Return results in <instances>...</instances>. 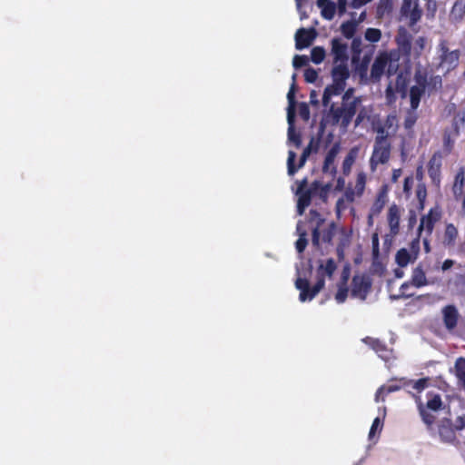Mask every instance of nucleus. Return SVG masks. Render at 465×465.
Returning a JSON list of instances; mask_svg holds the SVG:
<instances>
[{"instance_id": "49530a36", "label": "nucleus", "mask_w": 465, "mask_h": 465, "mask_svg": "<svg viewBox=\"0 0 465 465\" xmlns=\"http://www.w3.org/2000/svg\"><path fill=\"white\" fill-rule=\"evenodd\" d=\"M383 427V421L382 419H381L380 416L376 417L371 424L370 432H369V439L371 440L375 433L381 432Z\"/></svg>"}, {"instance_id": "052dcab7", "label": "nucleus", "mask_w": 465, "mask_h": 465, "mask_svg": "<svg viewBox=\"0 0 465 465\" xmlns=\"http://www.w3.org/2000/svg\"><path fill=\"white\" fill-rule=\"evenodd\" d=\"M372 248L374 252H378L379 250V237L378 233H374L371 237Z\"/></svg>"}, {"instance_id": "a878e982", "label": "nucleus", "mask_w": 465, "mask_h": 465, "mask_svg": "<svg viewBox=\"0 0 465 465\" xmlns=\"http://www.w3.org/2000/svg\"><path fill=\"white\" fill-rule=\"evenodd\" d=\"M287 122H288V143H292L296 147H300L302 141L301 136L299 134H297L294 130V117L292 115L287 116Z\"/></svg>"}, {"instance_id": "f3484780", "label": "nucleus", "mask_w": 465, "mask_h": 465, "mask_svg": "<svg viewBox=\"0 0 465 465\" xmlns=\"http://www.w3.org/2000/svg\"><path fill=\"white\" fill-rule=\"evenodd\" d=\"M401 216V209L396 204L391 205L387 213V221L391 237L396 236L400 232Z\"/></svg>"}, {"instance_id": "4d7b16f0", "label": "nucleus", "mask_w": 465, "mask_h": 465, "mask_svg": "<svg viewBox=\"0 0 465 465\" xmlns=\"http://www.w3.org/2000/svg\"><path fill=\"white\" fill-rule=\"evenodd\" d=\"M426 382H427L426 379H420V380L415 381L413 388L416 389L417 391H421L425 388Z\"/></svg>"}, {"instance_id": "603ef678", "label": "nucleus", "mask_w": 465, "mask_h": 465, "mask_svg": "<svg viewBox=\"0 0 465 465\" xmlns=\"http://www.w3.org/2000/svg\"><path fill=\"white\" fill-rule=\"evenodd\" d=\"M350 202H348L346 200V197L345 195L339 199L336 203V212H337V214L340 215L346 208H347V203H349Z\"/></svg>"}, {"instance_id": "37998d69", "label": "nucleus", "mask_w": 465, "mask_h": 465, "mask_svg": "<svg viewBox=\"0 0 465 465\" xmlns=\"http://www.w3.org/2000/svg\"><path fill=\"white\" fill-rule=\"evenodd\" d=\"M371 110L369 107H361L354 121L355 127L361 125L365 120H370Z\"/></svg>"}, {"instance_id": "e2e57ef3", "label": "nucleus", "mask_w": 465, "mask_h": 465, "mask_svg": "<svg viewBox=\"0 0 465 465\" xmlns=\"http://www.w3.org/2000/svg\"><path fill=\"white\" fill-rule=\"evenodd\" d=\"M452 265H453V261L452 260H446L442 263V270L443 271H447V270L450 269L452 267Z\"/></svg>"}, {"instance_id": "393cba45", "label": "nucleus", "mask_w": 465, "mask_h": 465, "mask_svg": "<svg viewBox=\"0 0 465 465\" xmlns=\"http://www.w3.org/2000/svg\"><path fill=\"white\" fill-rule=\"evenodd\" d=\"M295 159H296V153L290 150L289 153H288V159H287V169H288V174L289 175H293L298 169L302 168L307 158L305 156H302L301 155V158H300V161H299V164L297 166L294 165V162H295Z\"/></svg>"}, {"instance_id": "cd10ccee", "label": "nucleus", "mask_w": 465, "mask_h": 465, "mask_svg": "<svg viewBox=\"0 0 465 465\" xmlns=\"http://www.w3.org/2000/svg\"><path fill=\"white\" fill-rule=\"evenodd\" d=\"M348 278L349 273L346 271H344L342 272L341 283L338 286V292L335 294V300L338 303L344 302L348 296V289L345 287Z\"/></svg>"}, {"instance_id": "aec40b11", "label": "nucleus", "mask_w": 465, "mask_h": 465, "mask_svg": "<svg viewBox=\"0 0 465 465\" xmlns=\"http://www.w3.org/2000/svg\"><path fill=\"white\" fill-rule=\"evenodd\" d=\"M336 232L334 223L329 224L328 228L321 231L318 227L312 232V244L315 246L320 245V242H330Z\"/></svg>"}, {"instance_id": "0e129e2a", "label": "nucleus", "mask_w": 465, "mask_h": 465, "mask_svg": "<svg viewBox=\"0 0 465 465\" xmlns=\"http://www.w3.org/2000/svg\"><path fill=\"white\" fill-rule=\"evenodd\" d=\"M303 0H295L296 2V6H297V9L301 15V19H303L306 17V15L302 12V3Z\"/></svg>"}, {"instance_id": "b1692460", "label": "nucleus", "mask_w": 465, "mask_h": 465, "mask_svg": "<svg viewBox=\"0 0 465 465\" xmlns=\"http://www.w3.org/2000/svg\"><path fill=\"white\" fill-rule=\"evenodd\" d=\"M441 164V156L440 153H434L429 162V173L433 182H439V171Z\"/></svg>"}, {"instance_id": "20e7f679", "label": "nucleus", "mask_w": 465, "mask_h": 465, "mask_svg": "<svg viewBox=\"0 0 465 465\" xmlns=\"http://www.w3.org/2000/svg\"><path fill=\"white\" fill-rule=\"evenodd\" d=\"M361 103V98L357 97L353 98L352 103L341 104V106L331 104L326 121L333 125H339L343 132H346Z\"/></svg>"}, {"instance_id": "338daca9", "label": "nucleus", "mask_w": 465, "mask_h": 465, "mask_svg": "<svg viewBox=\"0 0 465 465\" xmlns=\"http://www.w3.org/2000/svg\"><path fill=\"white\" fill-rule=\"evenodd\" d=\"M345 186V180L343 178H339L337 180L336 189L341 190Z\"/></svg>"}, {"instance_id": "de8ad7c7", "label": "nucleus", "mask_w": 465, "mask_h": 465, "mask_svg": "<svg viewBox=\"0 0 465 465\" xmlns=\"http://www.w3.org/2000/svg\"><path fill=\"white\" fill-rule=\"evenodd\" d=\"M308 63H309V58L306 55L296 54L292 60V65L295 68H300V67L305 66L308 64Z\"/></svg>"}, {"instance_id": "c85d7f7f", "label": "nucleus", "mask_w": 465, "mask_h": 465, "mask_svg": "<svg viewBox=\"0 0 465 465\" xmlns=\"http://www.w3.org/2000/svg\"><path fill=\"white\" fill-rule=\"evenodd\" d=\"M455 429L449 422L442 423L439 428V435L441 440L445 442H452L455 440Z\"/></svg>"}, {"instance_id": "f704fd0d", "label": "nucleus", "mask_w": 465, "mask_h": 465, "mask_svg": "<svg viewBox=\"0 0 465 465\" xmlns=\"http://www.w3.org/2000/svg\"><path fill=\"white\" fill-rule=\"evenodd\" d=\"M299 239L295 242V248L299 253H302L307 246L308 241L306 239V232L302 228V223H298L296 227Z\"/></svg>"}, {"instance_id": "ea45409f", "label": "nucleus", "mask_w": 465, "mask_h": 465, "mask_svg": "<svg viewBox=\"0 0 465 465\" xmlns=\"http://www.w3.org/2000/svg\"><path fill=\"white\" fill-rule=\"evenodd\" d=\"M350 242H351V232L346 230L341 229L340 231V243H339L338 250H337L339 255H341L343 250L347 246H349Z\"/></svg>"}, {"instance_id": "473e14b6", "label": "nucleus", "mask_w": 465, "mask_h": 465, "mask_svg": "<svg viewBox=\"0 0 465 465\" xmlns=\"http://www.w3.org/2000/svg\"><path fill=\"white\" fill-rule=\"evenodd\" d=\"M464 170L460 169V172L456 174L454 183L452 186V192L455 197H459L462 194L463 187H464Z\"/></svg>"}, {"instance_id": "2eb2a0df", "label": "nucleus", "mask_w": 465, "mask_h": 465, "mask_svg": "<svg viewBox=\"0 0 465 465\" xmlns=\"http://www.w3.org/2000/svg\"><path fill=\"white\" fill-rule=\"evenodd\" d=\"M442 320L444 326L447 330L452 331L457 327L460 313L457 307L453 304H449L441 309Z\"/></svg>"}, {"instance_id": "39448f33", "label": "nucleus", "mask_w": 465, "mask_h": 465, "mask_svg": "<svg viewBox=\"0 0 465 465\" xmlns=\"http://www.w3.org/2000/svg\"><path fill=\"white\" fill-rule=\"evenodd\" d=\"M399 58L398 51L392 50L379 54L371 68V81L373 83L379 82L385 72L388 75L396 73L399 67Z\"/></svg>"}, {"instance_id": "f8f14e48", "label": "nucleus", "mask_w": 465, "mask_h": 465, "mask_svg": "<svg viewBox=\"0 0 465 465\" xmlns=\"http://www.w3.org/2000/svg\"><path fill=\"white\" fill-rule=\"evenodd\" d=\"M440 217V212L438 209H430L428 214L423 215L418 228V236L420 238L423 234L430 236L433 231L434 225Z\"/></svg>"}, {"instance_id": "f257e3e1", "label": "nucleus", "mask_w": 465, "mask_h": 465, "mask_svg": "<svg viewBox=\"0 0 465 465\" xmlns=\"http://www.w3.org/2000/svg\"><path fill=\"white\" fill-rule=\"evenodd\" d=\"M331 54L333 57L332 84L324 90L322 95L324 107L329 106L332 96L339 95L344 91L346 81L350 76L348 44L339 38L332 39Z\"/></svg>"}, {"instance_id": "ddd939ff", "label": "nucleus", "mask_w": 465, "mask_h": 465, "mask_svg": "<svg viewBox=\"0 0 465 465\" xmlns=\"http://www.w3.org/2000/svg\"><path fill=\"white\" fill-rule=\"evenodd\" d=\"M371 289V282L364 275H356L352 279L351 295L360 300H365Z\"/></svg>"}, {"instance_id": "9d476101", "label": "nucleus", "mask_w": 465, "mask_h": 465, "mask_svg": "<svg viewBox=\"0 0 465 465\" xmlns=\"http://www.w3.org/2000/svg\"><path fill=\"white\" fill-rule=\"evenodd\" d=\"M420 250V240L415 238L408 247L401 248L396 252L395 261L397 264L404 268L410 263H413L419 257Z\"/></svg>"}, {"instance_id": "c03bdc74", "label": "nucleus", "mask_w": 465, "mask_h": 465, "mask_svg": "<svg viewBox=\"0 0 465 465\" xmlns=\"http://www.w3.org/2000/svg\"><path fill=\"white\" fill-rule=\"evenodd\" d=\"M416 197L419 201L420 209L424 208V203L427 197L426 186L423 183H419L416 187Z\"/></svg>"}, {"instance_id": "4468645a", "label": "nucleus", "mask_w": 465, "mask_h": 465, "mask_svg": "<svg viewBox=\"0 0 465 465\" xmlns=\"http://www.w3.org/2000/svg\"><path fill=\"white\" fill-rule=\"evenodd\" d=\"M419 0H403L401 14L410 19V25L417 23L421 16V9L419 7Z\"/></svg>"}, {"instance_id": "a211bd4d", "label": "nucleus", "mask_w": 465, "mask_h": 465, "mask_svg": "<svg viewBox=\"0 0 465 465\" xmlns=\"http://www.w3.org/2000/svg\"><path fill=\"white\" fill-rule=\"evenodd\" d=\"M417 85H414L410 90L411 107L416 110L419 107L420 98L425 91L426 79L420 74H416Z\"/></svg>"}, {"instance_id": "1a4fd4ad", "label": "nucleus", "mask_w": 465, "mask_h": 465, "mask_svg": "<svg viewBox=\"0 0 465 465\" xmlns=\"http://www.w3.org/2000/svg\"><path fill=\"white\" fill-rule=\"evenodd\" d=\"M391 144L390 141L374 139L373 151L370 159L371 170L374 172L379 164L386 163L391 156Z\"/></svg>"}, {"instance_id": "79ce46f5", "label": "nucleus", "mask_w": 465, "mask_h": 465, "mask_svg": "<svg viewBox=\"0 0 465 465\" xmlns=\"http://www.w3.org/2000/svg\"><path fill=\"white\" fill-rule=\"evenodd\" d=\"M386 203V195L384 193H380L370 209V212L372 213V215H379L381 210L383 209Z\"/></svg>"}, {"instance_id": "f03ea898", "label": "nucleus", "mask_w": 465, "mask_h": 465, "mask_svg": "<svg viewBox=\"0 0 465 465\" xmlns=\"http://www.w3.org/2000/svg\"><path fill=\"white\" fill-rule=\"evenodd\" d=\"M336 262L333 259L322 260L317 269V282L311 288L309 282L302 277L297 278L295 282L296 288L300 291L299 300L302 302L312 301L323 288L325 279H331L336 271Z\"/></svg>"}, {"instance_id": "4be33fe9", "label": "nucleus", "mask_w": 465, "mask_h": 465, "mask_svg": "<svg viewBox=\"0 0 465 465\" xmlns=\"http://www.w3.org/2000/svg\"><path fill=\"white\" fill-rule=\"evenodd\" d=\"M317 5L321 9L322 17L327 20H331L338 11V4L331 0H317Z\"/></svg>"}, {"instance_id": "e433bc0d", "label": "nucleus", "mask_w": 465, "mask_h": 465, "mask_svg": "<svg viewBox=\"0 0 465 465\" xmlns=\"http://www.w3.org/2000/svg\"><path fill=\"white\" fill-rule=\"evenodd\" d=\"M365 15H366V13L361 12L359 16L358 21H356L355 23L354 22L343 23L341 25V31H342L343 35L347 37H351L353 35V32L355 29V24H359V23L362 22L365 18Z\"/></svg>"}, {"instance_id": "2f4dec72", "label": "nucleus", "mask_w": 465, "mask_h": 465, "mask_svg": "<svg viewBox=\"0 0 465 465\" xmlns=\"http://www.w3.org/2000/svg\"><path fill=\"white\" fill-rule=\"evenodd\" d=\"M302 186L301 185L297 190V194H300L297 209L298 213L302 215L305 210V208L310 204L311 202V196L307 192L302 193Z\"/></svg>"}, {"instance_id": "c756f323", "label": "nucleus", "mask_w": 465, "mask_h": 465, "mask_svg": "<svg viewBox=\"0 0 465 465\" xmlns=\"http://www.w3.org/2000/svg\"><path fill=\"white\" fill-rule=\"evenodd\" d=\"M458 236V230L452 223H448L445 228L443 243L446 246H454Z\"/></svg>"}, {"instance_id": "6ab92c4d", "label": "nucleus", "mask_w": 465, "mask_h": 465, "mask_svg": "<svg viewBox=\"0 0 465 465\" xmlns=\"http://www.w3.org/2000/svg\"><path fill=\"white\" fill-rule=\"evenodd\" d=\"M366 184V174L361 172L357 174L354 188H347L345 197L348 202H353L356 197H360L364 191Z\"/></svg>"}, {"instance_id": "5701e85b", "label": "nucleus", "mask_w": 465, "mask_h": 465, "mask_svg": "<svg viewBox=\"0 0 465 465\" xmlns=\"http://www.w3.org/2000/svg\"><path fill=\"white\" fill-rule=\"evenodd\" d=\"M465 15V3L463 1H457L450 13V20L451 23H460Z\"/></svg>"}, {"instance_id": "a19ab883", "label": "nucleus", "mask_w": 465, "mask_h": 465, "mask_svg": "<svg viewBox=\"0 0 465 465\" xmlns=\"http://www.w3.org/2000/svg\"><path fill=\"white\" fill-rule=\"evenodd\" d=\"M325 55V49L321 46H315L311 51V60L316 64H321L324 60Z\"/></svg>"}, {"instance_id": "6e6552de", "label": "nucleus", "mask_w": 465, "mask_h": 465, "mask_svg": "<svg viewBox=\"0 0 465 465\" xmlns=\"http://www.w3.org/2000/svg\"><path fill=\"white\" fill-rule=\"evenodd\" d=\"M430 282L428 280L423 267L419 264L416 266L411 272V280L401 284L400 288V294L398 298H410L414 295L413 292H409V289L412 286L415 288H421L429 285Z\"/></svg>"}, {"instance_id": "bb28decb", "label": "nucleus", "mask_w": 465, "mask_h": 465, "mask_svg": "<svg viewBox=\"0 0 465 465\" xmlns=\"http://www.w3.org/2000/svg\"><path fill=\"white\" fill-rule=\"evenodd\" d=\"M358 153H359V149L357 147H353L350 150V152L346 155V157L342 163V173L344 175L350 174V173L351 171V167L357 158Z\"/></svg>"}, {"instance_id": "680f3d73", "label": "nucleus", "mask_w": 465, "mask_h": 465, "mask_svg": "<svg viewBox=\"0 0 465 465\" xmlns=\"http://www.w3.org/2000/svg\"><path fill=\"white\" fill-rule=\"evenodd\" d=\"M402 171L401 169H394L392 172L391 181L396 183L398 179L401 176Z\"/></svg>"}, {"instance_id": "9b49d317", "label": "nucleus", "mask_w": 465, "mask_h": 465, "mask_svg": "<svg viewBox=\"0 0 465 465\" xmlns=\"http://www.w3.org/2000/svg\"><path fill=\"white\" fill-rule=\"evenodd\" d=\"M442 405L440 396L438 394H429V399L426 406L419 404L420 413L422 417L423 421L428 425H431L434 422L435 415L434 412L440 409Z\"/></svg>"}, {"instance_id": "7ed1b4c3", "label": "nucleus", "mask_w": 465, "mask_h": 465, "mask_svg": "<svg viewBox=\"0 0 465 465\" xmlns=\"http://www.w3.org/2000/svg\"><path fill=\"white\" fill-rule=\"evenodd\" d=\"M398 45V54L401 53L410 61L419 59L427 45V39L424 36L413 38L412 35L404 28H400L396 36Z\"/></svg>"}, {"instance_id": "5fc2aeb1", "label": "nucleus", "mask_w": 465, "mask_h": 465, "mask_svg": "<svg viewBox=\"0 0 465 465\" xmlns=\"http://www.w3.org/2000/svg\"><path fill=\"white\" fill-rule=\"evenodd\" d=\"M413 178L411 176H409V177H406L404 179V184H403V192L409 195L410 193H411V190L412 188V185H413Z\"/></svg>"}, {"instance_id": "774afa93", "label": "nucleus", "mask_w": 465, "mask_h": 465, "mask_svg": "<svg viewBox=\"0 0 465 465\" xmlns=\"http://www.w3.org/2000/svg\"><path fill=\"white\" fill-rule=\"evenodd\" d=\"M386 97L390 100L391 97L393 95V89H392V86L391 84L388 85V87L386 88Z\"/></svg>"}, {"instance_id": "09e8293b", "label": "nucleus", "mask_w": 465, "mask_h": 465, "mask_svg": "<svg viewBox=\"0 0 465 465\" xmlns=\"http://www.w3.org/2000/svg\"><path fill=\"white\" fill-rule=\"evenodd\" d=\"M428 86L432 89H439L442 86V79L440 75L431 76L428 83Z\"/></svg>"}, {"instance_id": "4c0bfd02", "label": "nucleus", "mask_w": 465, "mask_h": 465, "mask_svg": "<svg viewBox=\"0 0 465 465\" xmlns=\"http://www.w3.org/2000/svg\"><path fill=\"white\" fill-rule=\"evenodd\" d=\"M340 147L338 144H334L330 151L328 152L325 160H324V165L323 170L329 171L331 166L333 164L334 160L339 153Z\"/></svg>"}, {"instance_id": "13d9d810", "label": "nucleus", "mask_w": 465, "mask_h": 465, "mask_svg": "<svg viewBox=\"0 0 465 465\" xmlns=\"http://www.w3.org/2000/svg\"><path fill=\"white\" fill-rule=\"evenodd\" d=\"M453 142L450 140V136L444 137V148L447 153H449L451 150Z\"/></svg>"}, {"instance_id": "8fccbe9b", "label": "nucleus", "mask_w": 465, "mask_h": 465, "mask_svg": "<svg viewBox=\"0 0 465 465\" xmlns=\"http://www.w3.org/2000/svg\"><path fill=\"white\" fill-rule=\"evenodd\" d=\"M318 77V73L312 68H308L304 72V78L308 83H314Z\"/></svg>"}, {"instance_id": "58836bf2", "label": "nucleus", "mask_w": 465, "mask_h": 465, "mask_svg": "<svg viewBox=\"0 0 465 465\" xmlns=\"http://www.w3.org/2000/svg\"><path fill=\"white\" fill-rule=\"evenodd\" d=\"M455 369L459 381L465 388V359L459 358L456 361Z\"/></svg>"}, {"instance_id": "a18cd8bd", "label": "nucleus", "mask_w": 465, "mask_h": 465, "mask_svg": "<svg viewBox=\"0 0 465 465\" xmlns=\"http://www.w3.org/2000/svg\"><path fill=\"white\" fill-rule=\"evenodd\" d=\"M365 39L371 43H377L381 40V32L377 28H368L365 31Z\"/></svg>"}, {"instance_id": "412c9836", "label": "nucleus", "mask_w": 465, "mask_h": 465, "mask_svg": "<svg viewBox=\"0 0 465 465\" xmlns=\"http://www.w3.org/2000/svg\"><path fill=\"white\" fill-rule=\"evenodd\" d=\"M373 351H375L379 357L385 361H388L392 354L391 351L387 349L379 340L372 338H366L363 340Z\"/></svg>"}, {"instance_id": "c9c22d12", "label": "nucleus", "mask_w": 465, "mask_h": 465, "mask_svg": "<svg viewBox=\"0 0 465 465\" xmlns=\"http://www.w3.org/2000/svg\"><path fill=\"white\" fill-rule=\"evenodd\" d=\"M399 389H400L399 386H396V385H389V386L382 385V386H381L375 393V401L376 402L384 401L385 396L387 394L396 391Z\"/></svg>"}, {"instance_id": "423d86ee", "label": "nucleus", "mask_w": 465, "mask_h": 465, "mask_svg": "<svg viewBox=\"0 0 465 465\" xmlns=\"http://www.w3.org/2000/svg\"><path fill=\"white\" fill-rule=\"evenodd\" d=\"M372 130L376 133L375 139L390 141L398 131L399 121L394 114H389L384 120L372 121Z\"/></svg>"}, {"instance_id": "3c124183", "label": "nucleus", "mask_w": 465, "mask_h": 465, "mask_svg": "<svg viewBox=\"0 0 465 465\" xmlns=\"http://www.w3.org/2000/svg\"><path fill=\"white\" fill-rule=\"evenodd\" d=\"M298 113L303 120H308L310 117V110L305 103H302L298 105Z\"/></svg>"}, {"instance_id": "864d4df0", "label": "nucleus", "mask_w": 465, "mask_h": 465, "mask_svg": "<svg viewBox=\"0 0 465 465\" xmlns=\"http://www.w3.org/2000/svg\"><path fill=\"white\" fill-rule=\"evenodd\" d=\"M453 427L456 430H465V414L456 418Z\"/></svg>"}, {"instance_id": "bf43d9fd", "label": "nucleus", "mask_w": 465, "mask_h": 465, "mask_svg": "<svg viewBox=\"0 0 465 465\" xmlns=\"http://www.w3.org/2000/svg\"><path fill=\"white\" fill-rule=\"evenodd\" d=\"M417 222V216L415 212L410 211V217H409V227L413 228Z\"/></svg>"}, {"instance_id": "72a5a7b5", "label": "nucleus", "mask_w": 465, "mask_h": 465, "mask_svg": "<svg viewBox=\"0 0 465 465\" xmlns=\"http://www.w3.org/2000/svg\"><path fill=\"white\" fill-rule=\"evenodd\" d=\"M296 78V74L292 75V84L290 87V90L287 94V100H288V108H287V116L292 115V117H295V100H294V93H295V84L294 81Z\"/></svg>"}, {"instance_id": "0eeeda50", "label": "nucleus", "mask_w": 465, "mask_h": 465, "mask_svg": "<svg viewBox=\"0 0 465 465\" xmlns=\"http://www.w3.org/2000/svg\"><path fill=\"white\" fill-rule=\"evenodd\" d=\"M437 54L440 61L438 68L445 73L453 70L459 64L460 52L458 50L450 51L444 40L438 45Z\"/></svg>"}, {"instance_id": "69168bd1", "label": "nucleus", "mask_w": 465, "mask_h": 465, "mask_svg": "<svg viewBox=\"0 0 465 465\" xmlns=\"http://www.w3.org/2000/svg\"><path fill=\"white\" fill-rule=\"evenodd\" d=\"M312 141H311L310 144L303 150L302 155V156H305L306 158L309 157L311 152H312Z\"/></svg>"}, {"instance_id": "dca6fc26", "label": "nucleus", "mask_w": 465, "mask_h": 465, "mask_svg": "<svg viewBox=\"0 0 465 465\" xmlns=\"http://www.w3.org/2000/svg\"><path fill=\"white\" fill-rule=\"evenodd\" d=\"M316 35L317 34L314 28H300L295 34L296 49L302 50L310 46L316 38Z\"/></svg>"}, {"instance_id": "6e6d98bb", "label": "nucleus", "mask_w": 465, "mask_h": 465, "mask_svg": "<svg viewBox=\"0 0 465 465\" xmlns=\"http://www.w3.org/2000/svg\"><path fill=\"white\" fill-rule=\"evenodd\" d=\"M353 93H354V89L353 88H349L348 90H346L345 93L342 95V104L352 103V100L354 98L353 97Z\"/></svg>"}, {"instance_id": "7c9ffc66", "label": "nucleus", "mask_w": 465, "mask_h": 465, "mask_svg": "<svg viewBox=\"0 0 465 465\" xmlns=\"http://www.w3.org/2000/svg\"><path fill=\"white\" fill-rule=\"evenodd\" d=\"M363 6L361 0H338V13L342 15L348 8L359 9Z\"/></svg>"}]
</instances>
